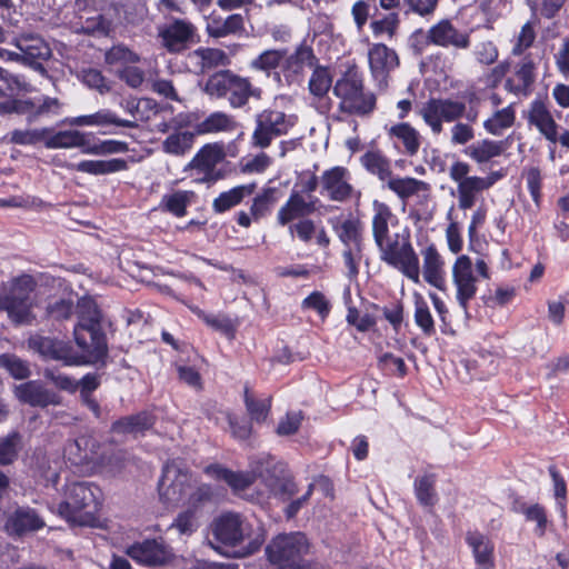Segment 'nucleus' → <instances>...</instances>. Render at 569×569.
Here are the masks:
<instances>
[{"mask_svg":"<svg viewBox=\"0 0 569 569\" xmlns=\"http://www.w3.org/2000/svg\"><path fill=\"white\" fill-rule=\"evenodd\" d=\"M78 287L83 292L74 293L77 303L73 306V315L77 323L73 326V366L103 368L109 357V347L104 331L107 320L97 300L99 295L92 293L82 281L78 282Z\"/></svg>","mask_w":569,"mask_h":569,"instance_id":"1","label":"nucleus"},{"mask_svg":"<svg viewBox=\"0 0 569 569\" xmlns=\"http://www.w3.org/2000/svg\"><path fill=\"white\" fill-rule=\"evenodd\" d=\"M340 99L339 110L348 114L367 116L376 109V96L366 92L362 74L357 67H349L332 87Z\"/></svg>","mask_w":569,"mask_h":569,"instance_id":"2","label":"nucleus"},{"mask_svg":"<svg viewBox=\"0 0 569 569\" xmlns=\"http://www.w3.org/2000/svg\"><path fill=\"white\" fill-rule=\"evenodd\" d=\"M34 286L33 278L24 274L17 278L10 289L0 296V310L6 311L9 319L16 325H28L33 319L31 293Z\"/></svg>","mask_w":569,"mask_h":569,"instance_id":"3","label":"nucleus"},{"mask_svg":"<svg viewBox=\"0 0 569 569\" xmlns=\"http://www.w3.org/2000/svg\"><path fill=\"white\" fill-rule=\"evenodd\" d=\"M295 126V121L278 110H263L256 116V129L252 133V143L261 149L271 144L273 137L287 134Z\"/></svg>","mask_w":569,"mask_h":569,"instance_id":"4","label":"nucleus"},{"mask_svg":"<svg viewBox=\"0 0 569 569\" xmlns=\"http://www.w3.org/2000/svg\"><path fill=\"white\" fill-rule=\"evenodd\" d=\"M162 46L169 53H182L200 42L196 26L186 19L173 18L159 30Z\"/></svg>","mask_w":569,"mask_h":569,"instance_id":"5","label":"nucleus"},{"mask_svg":"<svg viewBox=\"0 0 569 569\" xmlns=\"http://www.w3.org/2000/svg\"><path fill=\"white\" fill-rule=\"evenodd\" d=\"M19 52H9V59L30 66L42 76L47 73L43 61L51 57V49L39 36L22 34L14 41Z\"/></svg>","mask_w":569,"mask_h":569,"instance_id":"6","label":"nucleus"},{"mask_svg":"<svg viewBox=\"0 0 569 569\" xmlns=\"http://www.w3.org/2000/svg\"><path fill=\"white\" fill-rule=\"evenodd\" d=\"M99 489L88 482H73V526H97Z\"/></svg>","mask_w":569,"mask_h":569,"instance_id":"7","label":"nucleus"},{"mask_svg":"<svg viewBox=\"0 0 569 569\" xmlns=\"http://www.w3.org/2000/svg\"><path fill=\"white\" fill-rule=\"evenodd\" d=\"M191 476L180 468L174 460L163 466L162 476L158 483L160 497L167 503H179L190 488Z\"/></svg>","mask_w":569,"mask_h":569,"instance_id":"8","label":"nucleus"},{"mask_svg":"<svg viewBox=\"0 0 569 569\" xmlns=\"http://www.w3.org/2000/svg\"><path fill=\"white\" fill-rule=\"evenodd\" d=\"M409 232L407 239L398 248V234L396 239L387 243L381 259L392 267H400L402 273L415 282L419 281V258L415 252L409 240Z\"/></svg>","mask_w":569,"mask_h":569,"instance_id":"9","label":"nucleus"},{"mask_svg":"<svg viewBox=\"0 0 569 569\" xmlns=\"http://www.w3.org/2000/svg\"><path fill=\"white\" fill-rule=\"evenodd\" d=\"M211 530L217 541L231 547L238 546L249 536L248 522L234 512H224L217 517Z\"/></svg>","mask_w":569,"mask_h":569,"instance_id":"10","label":"nucleus"},{"mask_svg":"<svg viewBox=\"0 0 569 569\" xmlns=\"http://www.w3.org/2000/svg\"><path fill=\"white\" fill-rule=\"evenodd\" d=\"M452 280L457 288V301L460 308L468 316L469 301L477 293V279L472 271L471 259L462 254L457 258L452 267Z\"/></svg>","mask_w":569,"mask_h":569,"instance_id":"11","label":"nucleus"},{"mask_svg":"<svg viewBox=\"0 0 569 569\" xmlns=\"http://www.w3.org/2000/svg\"><path fill=\"white\" fill-rule=\"evenodd\" d=\"M547 99V97H536L529 103L526 119L528 124L533 126L547 141L551 144H556L558 142L559 124L551 114Z\"/></svg>","mask_w":569,"mask_h":569,"instance_id":"12","label":"nucleus"},{"mask_svg":"<svg viewBox=\"0 0 569 569\" xmlns=\"http://www.w3.org/2000/svg\"><path fill=\"white\" fill-rule=\"evenodd\" d=\"M126 555L133 561L146 567H159L171 557L170 550L162 540L146 539L127 547Z\"/></svg>","mask_w":569,"mask_h":569,"instance_id":"13","label":"nucleus"},{"mask_svg":"<svg viewBox=\"0 0 569 569\" xmlns=\"http://www.w3.org/2000/svg\"><path fill=\"white\" fill-rule=\"evenodd\" d=\"M429 40L433 46L458 50L471 46L470 32L458 30L449 19H441L429 29Z\"/></svg>","mask_w":569,"mask_h":569,"instance_id":"14","label":"nucleus"},{"mask_svg":"<svg viewBox=\"0 0 569 569\" xmlns=\"http://www.w3.org/2000/svg\"><path fill=\"white\" fill-rule=\"evenodd\" d=\"M154 425V417L148 411L122 417L116 420L110 428L113 442H124L129 437L142 436Z\"/></svg>","mask_w":569,"mask_h":569,"instance_id":"15","label":"nucleus"},{"mask_svg":"<svg viewBox=\"0 0 569 569\" xmlns=\"http://www.w3.org/2000/svg\"><path fill=\"white\" fill-rule=\"evenodd\" d=\"M60 102L56 98H44L39 104L31 100H7L0 102V113H19L27 114L29 121H34L39 117L57 113Z\"/></svg>","mask_w":569,"mask_h":569,"instance_id":"16","label":"nucleus"},{"mask_svg":"<svg viewBox=\"0 0 569 569\" xmlns=\"http://www.w3.org/2000/svg\"><path fill=\"white\" fill-rule=\"evenodd\" d=\"M249 467L256 473V479L260 478L268 488L289 472L283 461L269 453H260L250 458Z\"/></svg>","mask_w":569,"mask_h":569,"instance_id":"17","label":"nucleus"},{"mask_svg":"<svg viewBox=\"0 0 569 569\" xmlns=\"http://www.w3.org/2000/svg\"><path fill=\"white\" fill-rule=\"evenodd\" d=\"M46 526L39 513L30 507L17 508L6 522V530L11 536L21 537L28 532L38 531Z\"/></svg>","mask_w":569,"mask_h":569,"instance_id":"18","label":"nucleus"},{"mask_svg":"<svg viewBox=\"0 0 569 569\" xmlns=\"http://www.w3.org/2000/svg\"><path fill=\"white\" fill-rule=\"evenodd\" d=\"M348 170L345 167H333L321 176V193L327 192L332 201H346L352 192V186L346 180Z\"/></svg>","mask_w":569,"mask_h":569,"instance_id":"19","label":"nucleus"},{"mask_svg":"<svg viewBox=\"0 0 569 569\" xmlns=\"http://www.w3.org/2000/svg\"><path fill=\"white\" fill-rule=\"evenodd\" d=\"M368 59L375 79L385 80L399 66L397 52L385 43L373 44L369 49Z\"/></svg>","mask_w":569,"mask_h":569,"instance_id":"20","label":"nucleus"},{"mask_svg":"<svg viewBox=\"0 0 569 569\" xmlns=\"http://www.w3.org/2000/svg\"><path fill=\"white\" fill-rule=\"evenodd\" d=\"M224 158L226 153L222 144L207 143L197 151L190 162L184 167V171H194V173H191L193 178L203 171H210L212 167H217Z\"/></svg>","mask_w":569,"mask_h":569,"instance_id":"21","label":"nucleus"},{"mask_svg":"<svg viewBox=\"0 0 569 569\" xmlns=\"http://www.w3.org/2000/svg\"><path fill=\"white\" fill-rule=\"evenodd\" d=\"M466 542L472 551L478 569H492L495 567V545L488 536L479 531H469L466 535Z\"/></svg>","mask_w":569,"mask_h":569,"instance_id":"22","label":"nucleus"},{"mask_svg":"<svg viewBox=\"0 0 569 569\" xmlns=\"http://www.w3.org/2000/svg\"><path fill=\"white\" fill-rule=\"evenodd\" d=\"M28 345L46 358L61 360L67 366L71 365V347L64 341L36 335L29 338Z\"/></svg>","mask_w":569,"mask_h":569,"instance_id":"23","label":"nucleus"},{"mask_svg":"<svg viewBox=\"0 0 569 569\" xmlns=\"http://www.w3.org/2000/svg\"><path fill=\"white\" fill-rule=\"evenodd\" d=\"M318 62L311 47L300 44L296 51L290 54L283 64V76L288 83L298 82L305 67H313Z\"/></svg>","mask_w":569,"mask_h":569,"instance_id":"24","label":"nucleus"},{"mask_svg":"<svg viewBox=\"0 0 569 569\" xmlns=\"http://www.w3.org/2000/svg\"><path fill=\"white\" fill-rule=\"evenodd\" d=\"M206 31L209 37L219 39L227 36H243L244 18L240 13H232L226 19L221 17L212 16L206 26Z\"/></svg>","mask_w":569,"mask_h":569,"instance_id":"25","label":"nucleus"},{"mask_svg":"<svg viewBox=\"0 0 569 569\" xmlns=\"http://www.w3.org/2000/svg\"><path fill=\"white\" fill-rule=\"evenodd\" d=\"M257 189L256 182L236 186L222 191L212 201V210L217 214L224 213L240 204L244 198L251 196Z\"/></svg>","mask_w":569,"mask_h":569,"instance_id":"26","label":"nucleus"},{"mask_svg":"<svg viewBox=\"0 0 569 569\" xmlns=\"http://www.w3.org/2000/svg\"><path fill=\"white\" fill-rule=\"evenodd\" d=\"M78 172L91 176H108L129 169V160L123 158H111L106 160H81L73 164Z\"/></svg>","mask_w":569,"mask_h":569,"instance_id":"27","label":"nucleus"},{"mask_svg":"<svg viewBox=\"0 0 569 569\" xmlns=\"http://www.w3.org/2000/svg\"><path fill=\"white\" fill-rule=\"evenodd\" d=\"M315 210V201L307 202L301 194L292 192L278 211L277 220L280 226H286L295 219L313 213Z\"/></svg>","mask_w":569,"mask_h":569,"instance_id":"28","label":"nucleus"},{"mask_svg":"<svg viewBox=\"0 0 569 569\" xmlns=\"http://www.w3.org/2000/svg\"><path fill=\"white\" fill-rule=\"evenodd\" d=\"M442 266L443 261L435 244L428 246L423 252V278L441 291L446 289Z\"/></svg>","mask_w":569,"mask_h":569,"instance_id":"29","label":"nucleus"},{"mask_svg":"<svg viewBox=\"0 0 569 569\" xmlns=\"http://www.w3.org/2000/svg\"><path fill=\"white\" fill-rule=\"evenodd\" d=\"M189 309L212 330L220 332L229 339H233L236 337L238 323L228 315L208 313L198 306H189Z\"/></svg>","mask_w":569,"mask_h":569,"instance_id":"30","label":"nucleus"},{"mask_svg":"<svg viewBox=\"0 0 569 569\" xmlns=\"http://www.w3.org/2000/svg\"><path fill=\"white\" fill-rule=\"evenodd\" d=\"M503 151V142L491 139H482L463 149V153L478 164L487 163L493 158L500 157Z\"/></svg>","mask_w":569,"mask_h":569,"instance_id":"31","label":"nucleus"},{"mask_svg":"<svg viewBox=\"0 0 569 569\" xmlns=\"http://www.w3.org/2000/svg\"><path fill=\"white\" fill-rule=\"evenodd\" d=\"M535 70L536 64L530 54L525 56L518 63L516 69V77L520 83L515 84L511 78H508L505 83V88L512 93L527 94L535 82Z\"/></svg>","mask_w":569,"mask_h":569,"instance_id":"32","label":"nucleus"},{"mask_svg":"<svg viewBox=\"0 0 569 569\" xmlns=\"http://www.w3.org/2000/svg\"><path fill=\"white\" fill-rule=\"evenodd\" d=\"M114 124L123 128H138L134 120H126L119 118L113 111L109 109L99 110L96 113L88 116L73 117V126H107Z\"/></svg>","mask_w":569,"mask_h":569,"instance_id":"33","label":"nucleus"},{"mask_svg":"<svg viewBox=\"0 0 569 569\" xmlns=\"http://www.w3.org/2000/svg\"><path fill=\"white\" fill-rule=\"evenodd\" d=\"M373 207L372 236L377 247L381 250V254H383L387 246L386 239L389 233L388 222L392 217V212L388 204L377 200L373 202Z\"/></svg>","mask_w":569,"mask_h":569,"instance_id":"34","label":"nucleus"},{"mask_svg":"<svg viewBox=\"0 0 569 569\" xmlns=\"http://www.w3.org/2000/svg\"><path fill=\"white\" fill-rule=\"evenodd\" d=\"M196 197V192L191 190H176L171 193L162 196L159 208L163 212H168L177 218H182L188 212V206Z\"/></svg>","mask_w":569,"mask_h":569,"instance_id":"35","label":"nucleus"},{"mask_svg":"<svg viewBox=\"0 0 569 569\" xmlns=\"http://www.w3.org/2000/svg\"><path fill=\"white\" fill-rule=\"evenodd\" d=\"M335 229L345 249L352 248L359 257L362 256V228L358 219H346Z\"/></svg>","mask_w":569,"mask_h":569,"instance_id":"36","label":"nucleus"},{"mask_svg":"<svg viewBox=\"0 0 569 569\" xmlns=\"http://www.w3.org/2000/svg\"><path fill=\"white\" fill-rule=\"evenodd\" d=\"M234 76L236 73L229 69L219 70L207 79L201 89L211 98H224L230 90Z\"/></svg>","mask_w":569,"mask_h":569,"instance_id":"37","label":"nucleus"},{"mask_svg":"<svg viewBox=\"0 0 569 569\" xmlns=\"http://www.w3.org/2000/svg\"><path fill=\"white\" fill-rule=\"evenodd\" d=\"M390 138H397L402 142L406 152L409 156H415L420 148V134L419 132L408 122H400L393 124L388 130Z\"/></svg>","mask_w":569,"mask_h":569,"instance_id":"38","label":"nucleus"},{"mask_svg":"<svg viewBox=\"0 0 569 569\" xmlns=\"http://www.w3.org/2000/svg\"><path fill=\"white\" fill-rule=\"evenodd\" d=\"M360 163L371 174L380 180L391 177L390 160L379 150H368L360 157Z\"/></svg>","mask_w":569,"mask_h":569,"instance_id":"39","label":"nucleus"},{"mask_svg":"<svg viewBox=\"0 0 569 569\" xmlns=\"http://www.w3.org/2000/svg\"><path fill=\"white\" fill-rule=\"evenodd\" d=\"M485 190L478 176H471L460 181L457 186L459 208L461 210L471 209L476 203L477 194Z\"/></svg>","mask_w":569,"mask_h":569,"instance_id":"40","label":"nucleus"},{"mask_svg":"<svg viewBox=\"0 0 569 569\" xmlns=\"http://www.w3.org/2000/svg\"><path fill=\"white\" fill-rule=\"evenodd\" d=\"M229 103L232 108H242L252 96H259V90L253 89L248 78L234 76L229 90Z\"/></svg>","mask_w":569,"mask_h":569,"instance_id":"41","label":"nucleus"},{"mask_svg":"<svg viewBox=\"0 0 569 569\" xmlns=\"http://www.w3.org/2000/svg\"><path fill=\"white\" fill-rule=\"evenodd\" d=\"M244 396L246 408L251 421L264 422L271 410L272 397H260L258 393H244Z\"/></svg>","mask_w":569,"mask_h":569,"instance_id":"42","label":"nucleus"},{"mask_svg":"<svg viewBox=\"0 0 569 569\" xmlns=\"http://www.w3.org/2000/svg\"><path fill=\"white\" fill-rule=\"evenodd\" d=\"M332 76L328 67L320 66L318 62L313 66V71L309 79V92L316 98H323L332 88Z\"/></svg>","mask_w":569,"mask_h":569,"instance_id":"43","label":"nucleus"},{"mask_svg":"<svg viewBox=\"0 0 569 569\" xmlns=\"http://www.w3.org/2000/svg\"><path fill=\"white\" fill-rule=\"evenodd\" d=\"M74 445L79 451L78 456L81 465H92V467H96L106 462L104 458L99 452L100 446L93 438L82 437L77 439Z\"/></svg>","mask_w":569,"mask_h":569,"instance_id":"44","label":"nucleus"},{"mask_svg":"<svg viewBox=\"0 0 569 569\" xmlns=\"http://www.w3.org/2000/svg\"><path fill=\"white\" fill-rule=\"evenodd\" d=\"M388 188L400 199H408L421 190H428L429 184L412 177L390 178L388 181Z\"/></svg>","mask_w":569,"mask_h":569,"instance_id":"45","label":"nucleus"},{"mask_svg":"<svg viewBox=\"0 0 569 569\" xmlns=\"http://www.w3.org/2000/svg\"><path fill=\"white\" fill-rule=\"evenodd\" d=\"M197 133L183 131L169 134L162 142V150L168 154L182 156L191 149Z\"/></svg>","mask_w":569,"mask_h":569,"instance_id":"46","label":"nucleus"},{"mask_svg":"<svg viewBox=\"0 0 569 569\" xmlns=\"http://www.w3.org/2000/svg\"><path fill=\"white\" fill-rule=\"evenodd\" d=\"M516 120V113L512 106L505 107L497 110L492 117L483 122L485 130L493 136L501 134L503 129H508L513 126Z\"/></svg>","mask_w":569,"mask_h":569,"instance_id":"47","label":"nucleus"},{"mask_svg":"<svg viewBox=\"0 0 569 569\" xmlns=\"http://www.w3.org/2000/svg\"><path fill=\"white\" fill-rule=\"evenodd\" d=\"M274 193L276 189L268 187L252 199L250 214L252 216L254 222L260 221L271 213L272 207L276 202Z\"/></svg>","mask_w":569,"mask_h":569,"instance_id":"48","label":"nucleus"},{"mask_svg":"<svg viewBox=\"0 0 569 569\" xmlns=\"http://www.w3.org/2000/svg\"><path fill=\"white\" fill-rule=\"evenodd\" d=\"M193 53L200 59L201 72H206L218 67H226L229 63L227 53L218 48L200 47L196 49Z\"/></svg>","mask_w":569,"mask_h":569,"instance_id":"49","label":"nucleus"},{"mask_svg":"<svg viewBox=\"0 0 569 569\" xmlns=\"http://www.w3.org/2000/svg\"><path fill=\"white\" fill-rule=\"evenodd\" d=\"M232 119L222 111L210 113L203 121L194 127V133L207 134L212 132L226 131L231 128Z\"/></svg>","mask_w":569,"mask_h":569,"instance_id":"50","label":"nucleus"},{"mask_svg":"<svg viewBox=\"0 0 569 569\" xmlns=\"http://www.w3.org/2000/svg\"><path fill=\"white\" fill-rule=\"evenodd\" d=\"M415 322L422 330L423 335L430 337L436 333L435 321L430 309L422 296H415Z\"/></svg>","mask_w":569,"mask_h":569,"instance_id":"51","label":"nucleus"},{"mask_svg":"<svg viewBox=\"0 0 569 569\" xmlns=\"http://www.w3.org/2000/svg\"><path fill=\"white\" fill-rule=\"evenodd\" d=\"M111 30V21L103 14L98 13L93 17H88L80 27L73 31L77 33H84L93 37H106Z\"/></svg>","mask_w":569,"mask_h":569,"instance_id":"52","label":"nucleus"},{"mask_svg":"<svg viewBox=\"0 0 569 569\" xmlns=\"http://www.w3.org/2000/svg\"><path fill=\"white\" fill-rule=\"evenodd\" d=\"M104 61L109 66L122 68L127 64H134L140 61L138 53L133 52L123 44L111 47L104 54Z\"/></svg>","mask_w":569,"mask_h":569,"instance_id":"53","label":"nucleus"},{"mask_svg":"<svg viewBox=\"0 0 569 569\" xmlns=\"http://www.w3.org/2000/svg\"><path fill=\"white\" fill-rule=\"evenodd\" d=\"M303 419L305 415L301 410L286 412L284 416L279 418L276 425V435L279 437H290L296 435L299 431Z\"/></svg>","mask_w":569,"mask_h":569,"instance_id":"54","label":"nucleus"},{"mask_svg":"<svg viewBox=\"0 0 569 569\" xmlns=\"http://www.w3.org/2000/svg\"><path fill=\"white\" fill-rule=\"evenodd\" d=\"M435 482L432 475H425L415 480L416 497L421 505L431 507L436 503Z\"/></svg>","mask_w":569,"mask_h":569,"instance_id":"55","label":"nucleus"},{"mask_svg":"<svg viewBox=\"0 0 569 569\" xmlns=\"http://www.w3.org/2000/svg\"><path fill=\"white\" fill-rule=\"evenodd\" d=\"M549 475L553 482V493L557 509L563 520L567 519V486L566 481L555 466L549 467Z\"/></svg>","mask_w":569,"mask_h":569,"instance_id":"56","label":"nucleus"},{"mask_svg":"<svg viewBox=\"0 0 569 569\" xmlns=\"http://www.w3.org/2000/svg\"><path fill=\"white\" fill-rule=\"evenodd\" d=\"M301 308L316 311L325 320L331 311V303L323 292L315 290L302 300Z\"/></svg>","mask_w":569,"mask_h":569,"instance_id":"57","label":"nucleus"},{"mask_svg":"<svg viewBox=\"0 0 569 569\" xmlns=\"http://www.w3.org/2000/svg\"><path fill=\"white\" fill-rule=\"evenodd\" d=\"M20 441L21 436L18 431H13L0 440L1 466L10 465L17 459Z\"/></svg>","mask_w":569,"mask_h":569,"instance_id":"58","label":"nucleus"},{"mask_svg":"<svg viewBox=\"0 0 569 569\" xmlns=\"http://www.w3.org/2000/svg\"><path fill=\"white\" fill-rule=\"evenodd\" d=\"M101 141L93 132L73 130V148L80 149L84 154L98 156Z\"/></svg>","mask_w":569,"mask_h":569,"instance_id":"59","label":"nucleus"},{"mask_svg":"<svg viewBox=\"0 0 569 569\" xmlns=\"http://www.w3.org/2000/svg\"><path fill=\"white\" fill-rule=\"evenodd\" d=\"M517 512L525 515L526 520L537 522L536 532L539 536H543L547 528V515L545 508L535 503L531 506H527L526 503H521L519 508L516 509Z\"/></svg>","mask_w":569,"mask_h":569,"instance_id":"60","label":"nucleus"},{"mask_svg":"<svg viewBox=\"0 0 569 569\" xmlns=\"http://www.w3.org/2000/svg\"><path fill=\"white\" fill-rule=\"evenodd\" d=\"M0 367L4 368L16 379H26L30 376L28 363L16 355H1Z\"/></svg>","mask_w":569,"mask_h":569,"instance_id":"61","label":"nucleus"},{"mask_svg":"<svg viewBox=\"0 0 569 569\" xmlns=\"http://www.w3.org/2000/svg\"><path fill=\"white\" fill-rule=\"evenodd\" d=\"M284 54L286 51L282 50H266L251 62V68L269 72L280 64Z\"/></svg>","mask_w":569,"mask_h":569,"instance_id":"62","label":"nucleus"},{"mask_svg":"<svg viewBox=\"0 0 569 569\" xmlns=\"http://www.w3.org/2000/svg\"><path fill=\"white\" fill-rule=\"evenodd\" d=\"M439 108V113L442 116L443 121L451 122L463 117L466 111V102L452 99H440L436 101Z\"/></svg>","mask_w":569,"mask_h":569,"instance_id":"63","label":"nucleus"},{"mask_svg":"<svg viewBox=\"0 0 569 569\" xmlns=\"http://www.w3.org/2000/svg\"><path fill=\"white\" fill-rule=\"evenodd\" d=\"M78 78L83 84L98 90L100 93H106L111 90V86L98 69H84L81 71Z\"/></svg>","mask_w":569,"mask_h":569,"instance_id":"64","label":"nucleus"}]
</instances>
